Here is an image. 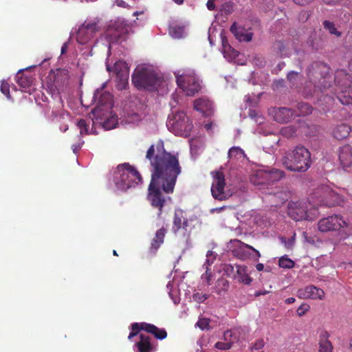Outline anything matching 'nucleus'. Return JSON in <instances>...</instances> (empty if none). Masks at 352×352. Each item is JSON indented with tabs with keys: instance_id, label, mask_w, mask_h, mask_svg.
Here are the masks:
<instances>
[{
	"instance_id": "57",
	"label": "nucleus",
	"mask_w": 352,
	"mask_h": 352,
	"mask_svg": "<svg viewBox=\"0 0 352 352\" xmlns=\"http://www.w3.org/2000/svg\"><path fill=\"white\" fill-rule=\"evenodd\" d=\"M67 50V43H65L61 47V54H64Z\"/></svg>"
},
{
	"instance_id": "30",
	"label": "nucleus",
	"mask_w": 352,
	"mask_h": 352,
	"mask_svg": "<svg viewBox=\"0 0 352 352\" xmlns=\"http://www.w3.org/2000/svg\"><path fill=\"white\" fill-rule=\"evenodd\" d=\"M237 274L235 278L238 280L239 283H243L245 285H250L252 282V278L249 276V275L245 273L244 268L241 267L237 266Z\"/></svg>"
},
{
	"instance_id": "62",
	"label": "nucleus",
	"mask_w": 352,
	"mask_h": 352,
	"mask_svg": "<svg viewBox=\"0 0 352 352\" xmlns=\"http://www.w3.org/2000/svg\"><path fill=\"white\" fill-rule=\"evenodd\" d=\"M228 44H229L228 43V41L226 38H222V48H223V51L224 50V45H227Z\"/></svg>"
},
{
	"instance_id": "24",
	"label": "nucleus",
	"mask_w": 352,
	"mask_h": 352,
	"mask_svg": "<svg viewBox=\"0 0 352 352\" xmlns=\"http://www.w3.org/2000/svg\"><path fill=\"white\" fill-rule=\"evenodd\" d=\"M293 116V112L289 108H279L275 111L274 119L278 122H287Z\"/></svg>"
},
{
	"instance_id": "11",
	"label": "nucleus",
	"mask_w": 352,
	"mask_h": 352,
	"mask_svg": "<svg viewBox=\"0 0 352 352\" xmlns=\"http://www.w3.org/2000/svg\"><path fill=\"white\" fill-rule=\"evenodd\" d=\"M213 177L211 187L212 195L215 199L223 200L226 198L224 192L226 185L224 175L222 172L217 171L214 173Z\"/></svg>"
},
{
	"instance_id": "50",
	"label": "nucleus",
	"mask_w": 352,
	"mask_h": 352,
	"mask_svg": "<svg viewBox=\"0 0 352 352\" xmlns=\"http://www.w3.org/2000/svg\"><path fill=\"white\" fill-rule=\"evenodd\" d=\"M214 347L217 349L220 350H228L231 348L230 346V342H226V341L223 342H217L214 344Z\"/></svg>"
},
{
	"instance_id": "10",
	"label": "nucleus",
	"mask_w": 352,
	"mask_h": 352,
	"mask_svg": "<svg viewBox=\"0 0 352 352\" xmlns=\"http://www.w3.org/2000/svg\"><path fill=\"white\" fill-rule=\"evenodd\" d=\"M347 226V223L341 216L331 215L322 218L318 221V230L322 232L339 230Z\"/></svg>"
},
{
	"instance_id": "17",
	"label": "nucleus",
	"mask_w": 352,
	"mask_h": 352,
	"mask_svg": "<svg viewBox=\"0 0 352 352\" xmlns=\"http://www.w3.org/2000/svg\"><path fill=\"white\" fill-rule=\"evenodd\" d=\"M194 108L196 111L203 113L205 116H209L212 113V102L206 98H199L194 102Z\"/></svg>"
},
{
	"instance_id": "56",
	"label": "nucleus",
	"mask_w": 352,
	"mask_h": 352,
	"mask_svg": "<svg viewBox=\"0 0 352 352\" xmlns=\"http://www.w3.org/2000/svg\"><path fill=\"white\" fill-rule=\"evenodd\" d=\"M116 3L120 7H126V3L123 0H116Z\"/></svg>"
},
{
	"instance_id": "12",
	"label": "nucleus",
	"mask_w": 352,
	"mask_h": 352,
	"mask_svg": "<svg viewBox=\"0 0 352 352\" xmlns=\"http://www.w3.org/2000/svg\"><path fill=\"white\" fill-rule=\"evenodd\" d=\"M248 332V330L245 327H236L225 331L223 340L226 342H230V346L232 347L234 342L244 338Z\"/></svg>"
},
{
	"instance_id": "21",
	"label": "nucleus",
	"mask_w": 352,
	"mask_h": 352,
	"mask_svg": "<svg viewBox=\"0 0 352 352\" xmlns=\"http://www.w3.org/2000/svg\"><path fill=\"white\" fill-rule=\"evenodd\" d=\"M188 221L184 217L182 212H175L173 219V231L176 233L181 229L187 230Z\"/></svg>"
},
{
	"instance_id": "34",
	"label": "nucleus",
	"mask_w": 352,
	"mask_h": 352,
	"mask_svg": "<svg viewBox=\"0 0 352 352\" xmlns=\"http://www.w3.org/2000/svg\"><path fill=\"white\" fill-rule=\"evenodd\" d=\"M168 293L174 304L177 305L179 303L181 299L179 287H169Z\"/></svg>"
},
{
	"instance_id": "31",
	"label": "nucleus",
	"mask_w": 352,
	"mask_h": 352,
	"mask_svg": "<svg viewBox=\"0 0 352 352\" xmlns=\"http://www.w3.org/2000/svg\"><path fill=\"white\" fill-rule=\"evenodd\" d=\"M184 32V26L179 25H172L169 27V34L175 38H180Z\"/></svg>"
},
{
	"instance_id": "32",
	"label": "nucleus",
	"mask_w": 352,
	"mask_h": 352,
	"mask_svg": "<svg viewBox=\"0 0 352 352\" xmlns=\"http://www.w3.org/2000/svg\"><path fill=\"white\" fill-rule=\"evenodd\" d=\"M298 113H296L297 116H305L312 113V107L309 104L305 102H299L297 104Z\"/></svg>"
},
{
	"instance_id": "25",
	"label": "nucleus",
	"mask_w": 352,
	"mask_h": 352,
	"mask_svg": "<svg viewBox=\"0 0 352 352\" xmlns=\"http://www.w3.org/2000/svg\"><path fill=\"white\" fill-rule=\"evenodd\" d=\"M266 172L267 174V179L270 185L280 181L285 176V172L283 170L277 168L266 170Z\"/></svg>"
},
{
	"instance_id": "55",
	"label": "nucleus",
	"mask_w": 352,
	"mask_h": 352,
	"mask_svg": "<svg viewBox=\"0 0 352 352\" xmlns=\"http://www.w3.org/2000/svg\"><path fill=\"white\" fill-rule=\"evenodd\" d=\"M294 244V239L292 237L291 239H289L288 241H287V245H285V247L287 248H292Z\"/></svg>"
},
{
	"instance_id": "41",
	"label": "nucleus",
	"mask_w": 352,
	"mask_h": 352,
	"mask_svg": "<svg viewBox=\"0 0 352 352\" xmlns=\"http://www.w3.org/2000/svg\"><path fill=\"white\" fill-rule=\"evenodd\" d=\"M300 74L296 72H290L287 76V80L292 84V86L296 85L299 78Z\"/></svg>"
},
{
	"instance_id": "47",
	"label": "nucleus",
	"mask_w": 352,
	"mask_h": 352,
	"mask_svg": "<svg viewBox=\"0 0 352 352\" xmlns=\"http://www.w3.org/2000/svg\"><path fill=\"white\" fill-rule=\"evenodd\" d=\"M329 333L326 330H321L319 334V343L331 342L329 340Z\"/></svg>"
},
{
	"instance_id": "4",
	"label": "nucleus",
	"mask_w": 352,
	"mask_h": 352,
	"mask_svg": "<svg viewBox=\"0 0 352 352\" xmlns=\"http://www.w3.org/2000/svg\"><path fill=\"white\" fill-rule=\"evenodd\" d=\"M330 67L322 62L313 63L307 69V76L315 87L321 91L331 87V76L329 74Z\"/></svg>"
},
{
	"instance_id": "49",
	"label": "nucleus",
	"mask_w": 352,
	"mask_h": 352,
	"mask_svg": "<svg viewBox=\"0 0 352 352\" xmlns=\"http://www.w3.org/2000/svg\"><path fill=\"white\" fill-rule=\"evenodd\" d=\"M310 307L307 304H302L300 306L298 307L297 309V314L298 316H304L307 311H309Z\"/></svg>"
},
{
	"instance_id": "59",
	"label": "nucleus",
	"mask_w": 352,
	"mask_h": 352,
	"mask_svg": "<svg viewBox=\"0 0 352 352\" xmlns=\"http://www.w3.org/2000/svg\"><path fill=\"white\" fill-rule=\"evenodd\" d=\"M268 292H267V291H261H261H259V292H256L254 293V296H260V295H264V294H267V293H268Z\"/></svg>"
},
{
	"instance_id": "28",
	"label": "nucleus",
	"mask_w": 352,
	"mask_h": 352,
	"mask_svg": "<svg viewBox=\"0 0 352 352\" xmlns=\"http://www.w3.org/2000/svg\"><path fill=\"white\" fill-rule=\"evenodd\" d=\"M113 70L117 77H122L125 76V74L126 76H129V68L127 64L124 61H117L113 65Z\"/></svg>"
},
{
	"instance_id": "63",
	"label": "nucleus",
	"mask_w": 352,
	"mask_h": 352,
	"mask_svg": "<svg viewBox=\"0 0 352 352\" xmlns=\"http://www.w3.org/2000/svg\"><path fill=\"white\" fill-rule=\"evenodd\" d=\"M205 342V340L204 339H200L197 341V344L200 346V347L201 349H203V344H204V342Z\"/></svg>"
},
{
	"instance_id": "54",
	"label": "nucleus",
	"mask_w": 352,
	"mask_h": 352,
	"mask_svg": "<svg viewBox=\"0 0 352 352\" xmlns=\"http://www.w3.org/2000/svg\"><path fill=\"white\" fill-rule=\"evenodd\" d=\"M206 6L209 10H214L215 9L214 0H208Z\"/></svg>"
},
{
	"instance_id": "60",
	"label": "nucleus",
	"mask_w": 352,
	"mask_h": 352,
	"mask_svg": "<svg viewBox=\"0 0 352 352\" xmlns=\"http://www.w3.org/2000/svg\"><path fill=\"white\" fill-rule=\"evenodd\" d=\"M285 303L287 304H292L295 302V298L293 297L288 298L285 300Z\"/></svg>"
},
{
	"instance_id": "33",
	"label": "nucleus",
	"mask_w": 352,
	"mask_h": 352,
	"mask_svg": "<svg viewBox=\"0 0 352 352\" xmlns=\"http://www.w3.org/2000/svg\"><path fill=\"white\" fill-rule=\"evenodd\" d=\"M244 155V151L239 147H232L228 151V157L230 159H240Z\"/></svg>"
},
{
	"instance_id": "18",
	"label": "nucleus",
	"mask_w": 352,
	"mask_h": 352,
	"mask_svg": "<svg viewBox=\"0 0 352 352\" xmlns=\"http://www.w3.org/2000/svg\"><path fill=\"white\" fill-rule=\"evenodd\" d=\"M140 341L135 345V352H153L154 348L151 344V338L145 333H140Z\"/></svg>"
},
{
	"instance_id": "1",
	"label": "nucleus",
	"mask_w": 352,
	"mask_h": 352,
	"mask_svg": "<svg viewBox=\"0 0 352 352\" xmlns=\"http://www.w3.org/2000/svg\"><path fill=\"white\" fill-rule=\"evenodd\" d=\"M146 158L151 165V181L148 187L147 200L158 210L160 218L163 208L171 198L178 175L182 173L178 153L166 151L164 143L159 140L148 148Z\"/></svg>"
},
{
	"instance_id": "58",
	"label": "nucleus",
	"mask_w": 352,
	"mask_h": 352,
	"mask_svg": "<svg viewBox=\"0 0 352 352\" xmlns=\"http://www.w3.org/2000/svg\"><path fill=\"white\" fill-rule=\"evenodd\" d=\"M256 269L258 271H259V272L263 271V270H264V265H263V264H262V263H258V264H256Z\"/></svg>"
},
{
	"instance_id": "19",
	"label": "nucleus",
	"mask_w": 352,
	"mask_h": 352,
	"mask_svg": "<svg viewBox=\"0 0 352 352\" xmlns=\"http://www.w3.org/2000/svg\"><path fill=\"white\" fill-rule=\"evenodd\" d=\"M250 182L254 185L259 186H269L267 174L266 170H257L250 177Z\"/></svg>"
},
{
	"instance_id": "40",
	"label": "nucleus",
	"mask_w": 352,
	"mask_h": 352,
	"mask_svg": "<svg viewBox=\"0 0 352 352\" xmlns=\"http://www.w3.org/2000/svg\"><path fill=\"white\" fill-rule=\"evenodd\" d=\"M119 80L117 83V87L120 90L126 89L128 86L129 76H123L122 77H117Z\"/></svg>"
},
{
	"instance_id": "38",
	"label": "nucleus",
	"mask_w": 352,
	"mask_h": 352,
	"mask_svg": "<svg viewBox=\"0 0 352 352\" xmlns=\"http://www.w3.org/2000/svg\"><path fill=\"white\" fill-rule=\"evenodd\" d=\"M324 28L329 32L331 34H335L337 36H340L341 33L338 32L335 26V24L333 22H330L329 21H324L323 22Z\"/></svg>"
},
{
	"instance_id": "22",
	"label": "nucleus",
	"mask_w": 352,
	"mask_h": 352,
	"mask_svg": "<svg viewBox=\"0 0 352 352\" xmlns=\"http://www.w3.org/2000/svg\"><path fill=\"white\" fill-rule=\"evenodd\" d=\"M351 131V127L345 124L341 123L335 126L333 130V135L338 140H342L347 138Z\"/></svg>"
},
{
	"instance_id": "27",
	"label": "nucleus",
	"mask_w": 352,
	"mask_h": 352,
	"mask_svg": "<svg viewBox=\"0 0 352 352\" xmlns=\"http://www.w3.org/2000/svg\"><path fill=\"white\" fill-rule=\"evenodd\" d=\"M105 38L109 44L117 43L120 38L121 31L117 28L109 26L105 33Z\"/></svg>"
},
{
	"instance_id": "45",
	"label": "nucleus",
	"mask_w": 352,
	"mask_h": 352,
	"mask_svg": "<svg viewBox=\"0 0 352 352\" xmlns=\"http://www.w3.org/2000/svg\"><path fill=\"white\" fill-rule=\"evenodd\" d=\"M210 320L208 318H199L196 326L204 330L209 328Z\"/></svg>"
},
{
	"instance_id": "13",
	"label": "nucleus",
	"mask_w": 352,
	"mask_h": 352,
	"mask_svg": "<svg viewBox=\"0 0 352 352\" xmlns=\"http://www.w3.org/2000/svg\"><path fill=\"white\" fill-rule=\"evenodd\" d=\"M287 213L291 218L297 221L308 219L307 208L299 203L290 204Z\"/></svg>"
},
{
	"instance_id": "44",
	"label": "nucleus",
	"mask_w": 352,
	"mask_h": 352,
	"mask_svg": "<svg viewBox=\"0 0 352 352\" xmlns=\"http://www.w3.org/2000/svg\"><path fill=\"white\" fill-rule=\"evenodd\" d=\"M208 298L206 294L199 293V292H195L192 295L193 300L197 302H203L206 299Z\"/></svg>"
},
{
	"instance_id": "39",
	"label": "nucleus",
	"mask_w": 352,
	"mask_h": 352,
	"mask_svg": "<svg viewBox=\"0 0 352 352\" xmlns=\"http://www.w3.org/2000/svg\"><path fill=\"white\" fill-rule=\"evenodd\" d=\"M280 131L282 135L287 138H292L295 135L296 133V128L293 126L283 127Z\"/></svg>"
},
{
	"instance_id": "29",
	"label": "nucleus",
	"mask_w": 352,
	"mask_h": 352,
	"mask_svg": "<svg viewBox=\"0 0 352 352\" xmlns=\"http://www.w3.org/2000/svg\"><path fill=\"white\" fill-rule=\"evenodd\" d=\"M214 259H215V256H214V258H212L211 260H210V258H207V259L206 260V262L203 265V267H206V272L201 276V280H202L204 284H207V285L212 284L211 278H212V275L211 272L209 271L208 266L211 265L213 263Z\"/></svg>"
},
{
	"instance_id": "52",
	"label": "nucleus",
	"mask_w": 352,
	"mask_h": 352,
	"mask_svg": "<svg viewBox=\"0 0 352 352\" xmlns=\"http://www.w3.org/2000/svg\"><path fill=\"white\" fill-rule=\"evenodd\" d=\"M264 341L263 340H258L254 342L252 346V349L255 350L261 349L264 346Z\"/></svg>"
},
{
	"instance_id": "42",
	"label": "nucleus",
	"mask_w": 352,
	"mask_h": 352,
	"mask_svg": "<svg viewBox=\"0 0 352 352\" xmlns=\"http://www.w3.org/2000/svg\"><path fill=\"white\" fill-rule=\"evenodd\" d=\"M273 47L282 56L285 54V45L283 41H278L274 43Z\"/></svg>"
},
{
	"instance_id": "14",
	"label": "nucleus",
	"mask_w": 352,
	"mask_h": 352,
	"mask_svg": "<svg viewBox=\"0 0 352 352\" xmlns=\"http://www.w3.org/2000/svg\"><path fill=\"white\" fill-rule=\"evenodd\" d=\"M298 295L301 298L322 299L324 292L321 287H300Z\"/></svg>"
},
{
	"instance_id": "51",
	"label": "nucleus",
	"mask_w": 352,
	"mask_h": 352,
	"mask_svg": "<svg viewBox=\"0 0 352 352\" xmlns=\"http://www.w3.org/2000/svg\"><path fill=\"white\" fill-rule=\"evenodd\" d=\"M1 92L6 96L7 98H10V86L9 84L6 82H3L1 85Z\"/></svg>"
},
{
	"instance_id": "5",
	"label": "nucleus",
	"mask_w": 352,
	"mask_h": 352,
	"mask_svg": "<svg viewBox=\"0 0 352 352\" xmlns=\"http://www.w3.org/2000/svg\"><path fill=\"white\" fill-rule=\"evenodd\" d=\"M159 80L156 74L144 66H138L132 75V82L138 89L152 90Z\"/></svg>"
},
{
	"instance_id": "8",
	"label": "nucleus",
	"mask_w": 352,
	"mask_h": 352,
	"mask_svg": "<svg viewBox=\"0 0 352 352\" xmlns=\"http://www.w3.org/2000/svg\"><path fill=\"white\" fill-rule=\"evenodd\" d=\"M177 85L188 96H193L197 93L201 85L193 71H188L176 76Z\"/></svg>"
},
{
	"instance_id": "23",
	"label": "nucleus",
	"mask_w": 352,
	"mask_h": 352,
	"mask_svg": "<svg viewBox=\"0 0 352 352\" xmlns=\"http://www.w3.org/2000/svg\"><path fill=\"white\" fill-rule=\"evenodd\" d=\"M337 98L339 101L345 105L352 104V87L337 90Z\"/></svg>"
},
{
	"instance_id": "6",
	"label": "nucleus",
	"mask_w": 352,
	"mask_h": 352,
	"mask_svg": "<svg viewBox=\"0 0 352 352\" xmlns=\"http://www.w3.org/2000/svg\"><path fill=\"white\" fill-rule=\"evenodd\" d=\"M166 125L177 135L188 136L193 129L192 121L184 111H178L169 117Z\"/></svg>"
},
{
	"instance_id": "43",
	"label": "nucleus",
	"mask_w": 352,
	"mask_h": 352,
	"mask_svg": "<svg viewBox=\"0 0 352 352\" xmlns=\"http://www.w3.org/2000/svg\"><path fill=\"white\" fill-rule=\"evenodd\" d=\"M78 126L80 129V134H87L89 126L87 125L86 121L84 119H80L78 122Z\"/></svg>"
},
{
	"instance_id": "35",
	"label": "nucleus",
	"mask_w": 352,
	"mask_h": 352,
	"mask_svg": "<svg viewBox=\"0 0 352 352\" xmlns=\"http://www.w3.org/2000/svg\"><path fill=\"white\" fill-rule=\"evenodd\" d=\"M32 82L31 77L26 76L21 74L20 76H17V83L23 88L29 87Z\"/></svg>"
},
{
	"instance_id": "3",
	"label": "nucleus",
	"mask_w": 352,
	"mask_h": 352,
	"mask_svg": "<svg viewBox=\"0 0 352 352\" xmlns=\"http://www.w3.org/2000/svg\"><path fill=\"white\" fill-rule=\"evenodd\" d=\"M116 175V185L121 190H126L142 182L140 173L129 163L118 165Z\"/></svg>"
},
{
	"instance_id": "46",
	"label": "nucleus",
	"mask_w": 352,
	"mask_h": 352,
	"mask_svg": "<svg viewBox=\"0 0 352 352\" xmlns=\"http://www.w3.org/2000/svg\"><path fill=\"white\" fill-rule=\"evenodd\" d=\"M320 352H333V346L331 342L319 343Z\"/></svg>"
},
{
	"instance_id": "15",
	"label": "nucleus",
	"mask_w": 352,
	"mask_h": 352,
	"mask_svg": "<svg viewBox=\"0 0 352 352\" xmlns=\"http://www.w3.org/2000/svg\"><path fill=\"white\" fill-rule=\"evenodd\" d=\"M340 164L343 168H348L352 165V146L345 144L339 147L338 150Z\"/></svg>"
},
{
	"instance_id": "37",
	"label": "nucleus",
	"mask_w": 352,
	"mask_h": 352,
	"mask_svg": "<svg viewBox=\"0 0 352 352\" xmlns=\"http://www.w3.org/2000/svg\"><path fill=\"white\" fill-rule=\"evenodd\" d=\"M225 57L230 58H235L239 55V52L232 48L229 44L224 45V50L223 51Z\"/></svg>"
},
{
	"instance_id": "36",
	"label": "nucleus",
	"mask_w": 352,
	"mask_h": 352,
	"mask_svg": "<svg viewBox=\"0 0 352 352\" xmlns=\"http://www.w3.org/2000/svg\"><path fill=\"white\" fill-rule=\"evenodd\" d=\"M278 265L280 267L291 269L294 266V262L287 256H283L279 258Z\"/></svg>"
},
{
	"instance_id": "7",
	"label": "nucleus",
	"mask_w": 352,
	"mask_h": 352,
	"mask_svg": "<svg viewBox=\"0 0 352 352\" xmlns=\"http://www.w3.org/2000/svg\"><path fill=\"white\" fill-rule=\"evenodd\" d=\"M101 29L100 20L94 19L93 20L87 19L78 29L76 35V39L79 44L85 45L91 41L95 36L96 32Z\"/></svg>"
},
{
	"instance_id": "64",
	"label": "nucleus",
	"mask_w": 352,
	"mask_h": 352,
	"mask_svg": "<svg viewBox=\"0 0 352 352\" xmlns=\"http://www.w3.org/2000/svg\"><path fill=\"white\" fill-rule=\"evenodd\" d=\"M230 32L233 34H235V31L236 30V25L235 23H234L233 25H231L230 27Z\"/></svg>"
},
{
	"instance_id": "16",
	"label": "nucleus",
	"mask_w": 352,
	"mask_h": 352,
	"mask_svg": "<svg viewBox=\"0 0 352 352\" xmlns=\"http://www.w3.org/2000/svg\"><path fill=\"white\" fill-rule=\"evenodd\" d=\"M336 91L352 85V76L344 69L337 70L335 74Z\"/></svg>"
},
{
	"instance_id": "26",
	"label": "nucleus",
	"mask_w": 352,
	"mask_h": 352,
	"mask_svg": "<svg viewBox=\"0 0 352 352\" xmlns=\"http://www.w3.org/2000/svg\"><path fill=\"white\" fill-rule=\"evenodd\" d=\"M166 233V230L164 228H161L155 232V235L151 242V248L157 250L160 245L164 243V239Z\"/></svg>"
},
{
	"instance_id": "2",
	"label": "nucleus",
	"mask_w": 352,
	"mask_h": 352,
	"mask_svg": "<svg viewBox=\"0 0 352 352\" xmlns=\"http://www.w3.org/2000/svg\"><path fill=\"white\" fill-rule=\"evenodd\" d=\"M281 162L290 171L305 172L311 164V153L305 146L299 145L286 152Z\"/></svg>"
},
{
	"instance_id": "61",
	"label": "nucleus",
	"mask_w": 352,
	"mask_h": 352,
	"mask_svg": "<svg viewBox=\"0 0 352 352\" xmlns=\"http://www.w3.org/2000/svg\"><path fill=\"white\" fill-rule=\"evenodd\" d=\"M214 256H215L214 255V253H213V252H212V251H211V250L208 251V252H207V254H206V257H207V258H210V257L214 258Z\"/></svg>"
},
{
	"instance_id": "48",
	"label": "nucleus",
	"mask_w": 352,
	"mask_h": 352,
	"mask_svg": "<svg viewBox=\"0 0 352 352\" xmlns=\"http://www.w3.org/2000/svg\"><path fill=\"white\" fill-rule=\"evenodd\" d=\"M112 100V96L110 93L109 92H105L104 94H102L100 98H99V101L101 104H108V103H110Z\"/></svg>"
},
{
	"instance_id": "20",
	"label": "nucleus",
	"mask_w": 352,
	"mask_h": 352,
	"mask_svg": "<svg viewBox=\"0 0 352 352\" xmlns=\"http://www.w3.org/2000/svg\"><path fill=\"white\" fill-rule=\"evenodd\" d=\"M69 82L68 71L66 69H57L54 76V84L58 89H62Z\"/></svg>"
},
{
	"instance_id": "9",
	"label": "nucleus",
	"mask_w": 352,
	"mask_h": 352,
	"mask_svg": "<svg viewBox=\"0 0 352 352\" xmlns=\"http://www.w3.org/2000/svg\"><path fill=\"white\" fill-rule=\"evenodd\" d=\"M131 332L129 333L128 338L131 340L133 337L137 336L140 330H144L146 333L153 334L155 338L159 340H164L167 336V333L164 329H159L156 326L146 323H133L131 326Z\"/></svg>"
},
{
	"instance_id": "53",
	"label": "nucleus",
	"mask_w": 352,
	"mask_h": 352,
	"mask_svg": "<svg viewBox=\"0 0 352 352\" xmlns=\"http://www.w3.org/2000/svg\"><path fill=\"white\" fill-rule=\"evenodd\" d=\"M242 244H243V245L245 248H248V249H249V250H252L254 252H255V254H256V260H258V258L261 256V254H260V252H259L257 250H256L254 247H252V245H248V244H246V243H243Z\"/></svg>"
}]
</instances>
